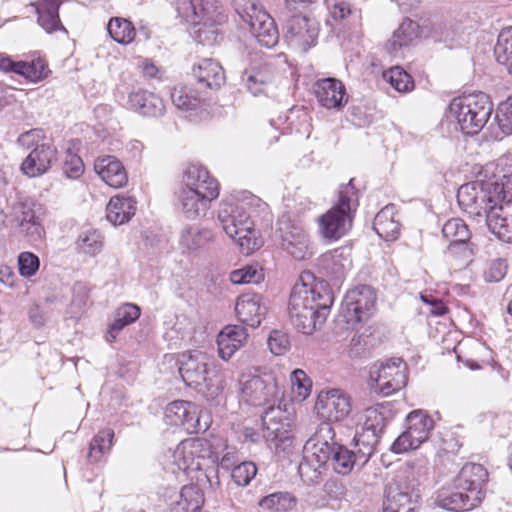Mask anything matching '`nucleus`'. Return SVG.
<instances>
[{"label": "nucleus", "mask_w": 512, "mask_h": 512, "mask_svg": "<svg viewBox=\"0 0 512 512\" xmlns=\"http://www.w3.org/2000/svg\"><path fill=\"white\" fill-rule=\"evenodd\" d=\"M457 201L474 218H484L500 240L512 243V190L503 179L473 181L460 186Z\"/></svg>", "instance_id": "1"}, {"label": "nucleus", "mask_w": 512, "mask_h": 512, "mask_svg": "<svg viewBox=\"0 0 512 512\" xmlns=\"http://www.w3.org/2000/svg\"><path fill=\"white\" fill-rule=\"evenodd\" d=\"M333 296L322 282L314 283L311 273L300 276L290 295L288 315L292 325L310 335L327 319Z\"/></svg>", "instance_id": "2"}, {"label": "nucleus", "mask_w": 512, "mask_h": 512, "mask_svg": "<svg viewBox=\"0 0 512 512\" xmlns=\"http://www.w3.org/2000/svg\"><path fill=\"white\" fill-rule=\"evenodd\" d=\"M178 17L191 25H203L211 27V31L198 29V38L201 42L218 40V25H222L228 19L222 5L216 0H176L174 3Z\"/></svg>", "instance_id": "3"}, {"label": "nucleus", "mask_w": 512, "mask_h": 512, "mask_svg": "<svg viewBox=\"0 0 512 512\" xmlns=\"http://www.w3.org/2000/svg\"><path fill=\"white\" fill-rule=\"evenodd\" d=\"M492 110V102L483 92L456 97L449 105L451 117L467 135L479 133L490 118Z\"/></svg>", "instance_id": "4"}, {"label": "nucleus", "mask_w": 512, "mask_h": 512, "mask_svg": "<svg viewBox=\"0 0 512 512\" xmlns=\"http://www.w3.org/2000/svg\"><path fill=\"white\" fill-rule=\"evenodd\" d=\"M218 219L224 232L237 242L243 254L249 255L260 247L253 221L243 204L222 203Z\"/></svg>", "instance_id": "5"}, {"label": "nucleus", "mask_w": 512, "mask_h": 512, "mask_svg": "<svg viewBox=\"0 0 512 512\" xmlns=\"http://www.w3.org/2000/svg\"><path fill=\"white\" fill-rule=\"evenodd\" d=\"M357 205V191L351 179L339 187L336 204L319 218L321 235L329 240L341 238L351 227L352 211Z\"/></svg>", "instance_id": "6"}, {"label": "nucleus", "mask_w": 512, "mask_h": 512, "mask_svg": "<svg viewBox=\"0 0 512 512\" xmlns=\"http://www.w3.org/2000/svg\"><path fill=\"white\" fill-rule=\"evenodd\" d=\"M212 373L210 358L200 351L183 355L180 361L179 374L184 383L208 398H214L220 392L218 381Z\"/></svg>", "instance_id": "7"}, {"label": "nucleus", "mask_w": 512, "mask_h": 512, "mask_svg": "<svg viewBox=\"0 0 512 512\" xmlns=\"http://www.w3.org/2000/svg\"><path fill=\"white\" fill-rule=\"evenodd\" d=\"M239 384L242 399L253 406L274 404L282 395L278 379L271 373L263 375L242 374Z\"/></svg>", "instance_id": "8"}, {"label": "nucleus", "mask_w": 512, "mask_h": 512, "mask_svg": "<svg viewBox=\"0 0 512 512\" xmlns=\"http://www.w3.org/2000/svg\"><path fill=\"white\" fill-rule=\"evenodd\" d=\"M376 295L368 285H361L349 290L342 302L339 319L353 328L360 322L367 320L374 309Z\"/></svg>", "instance_id": "9"}, {"label": "nucleus", "mask_w": 512, "mask_h": 512, "mask_svg": "<svg viewBox=\"0 0 512 512\" xmlns=\"http://www.w3.org/2000/svg\"><path fill=\"white\" fill-rule=\"evenodd\" d=\"M407 429L391 445V451L397 454L415 450L427 441L434 427L433 419L422 410H414L406 417Z\"/></svg>", "instance_id": "10"}, {"label": "nucleus", "mask_w": 512, "mask_h": 512, "mask_svg": "<svg viewBox=\"0 0 512 512\" xmlns=\"http://www.w3.org/2000/svg\"><path fill=\"white\" fill-rule=\"evenodd\" d=\"M407 365L401 358L375 363L370 368V379L384 396L402 389L407 383Z\"/></svg>", "instance_id": "11"}, {"label": "nucleus", "mask_w": 512, "mask_h": 512, "mask_svg": "<svg viewBox=\"0 0 512 512\" xmlns=\"http://www.w3.org/2000/svg\"><path fill=\"white\" fill-rule=\"evenodd\" d=\"M208 414L184 400L169 403L164 411V420L169 425L182 426L188 433H199L208 429Z\"/></svg>", "instance_id": "12"}, {"label": "nucleus", "mask_w": 512, "mask_h": 512, "mask_svg": "<svg viewBox=\"0 0 512 512\" xmlns=\"http://www.w3.org/2000/svg\"><path fill=\"white\" fill-rule=\"evenodd\" d=\"M362 430L354 437L355 446H362L360 458L364 461L374 453L386 425V419L378 407L367 408L362 417Z\"/></svg>", "instance_id": "13"}, {"label": "nucleus", "mask_w": 512, "mask_h": 512, "mask_svg": "<svg viewBox=\"0 0 512 512\" xmlns=\"http://www.w3.org/2000/svg\"><path fill=\"white\" fill-rule=\"evenodd\" d=\"M285 40L296 51L305 53L315 45L319 27L314 19L293 15L287 20Z\"/></svg>", "instance_id": "14"}, {"label": "nucleus", "mask_w": 512, "mask_h": 512, "mask_svg": "<svg viewBox=\"0 0 512 512\" xmlns=\"http://www.w3.org/2000/svg\"><path fill=\"white\" fill-rule=\"evenodd\" d=\"M318 415L329 421L344 420L352 410L351 397L340 389L321 391L315 405Z\"/></svg>", "instance_id": "15"}, {"label": "nucleus", "mask_w": 512, "mask_h": 512, "mask_svg": "<svg viewBox=\"0 0 512 512\" xmlns=\"http://www.w3.org/2000/svg\"><path fill=\"white\" fill-rule=\"evenodd\" d=\"M281 246L296 260H305L312 256V247L306 232L299 226L289 222L279 227Z\"/></svg>", "instance_id": "16"}, {"label": "nucleus", "mask_w": 512, "mask_h": 512, "mask_svg": "<svg viewBox=\"0 0 512 512\" xmlns=\"http://www.w3.org/2000/svg\"><path fill=\"white\" fill-rule=\"evenodd\" d=\"M434 503L442 509L453 512L469 511L480 504L476 492H472L471 495L466 490L457 488L455 482L452 488H443L438 491Z\"/></svg>", "instance_id": "17"}, {"label": "nucleus", "mask_w": 512, "mask_h": 512, "mask_svg": "<svg viewBox=\"0 0 512 512\" xmlns=\"http://www.w3.org/2000/svg\"><path fill=\"white\" fill-rule=\"evenodd\" d=\"M0 71L15 73L31 82H39L47 78L50 70L41 58L27 61H14L10 56L0 53Z\"/></svg>", "instance_id": "18"}, {"label": "nucleus", "mask_w": 512, "mask_h": 512, "mask_svg": "<svg viewBox=\"0 0 512 512\" xmlns=\"http://www.w3.org/2000/svg\"><path fill=\"white\" fill-rule=\"evenodd\" d=\"M334 431L330 424H324L316 433L315 438L308 441L305 456L315 461L318 467H323L329 461L331 462L334 453L335 442L333 440Z\"/></svg>", "instance_id": "19"}, {"label": "nucleus", "mask_w": 512, "mask_h": 512, "mask_svg": "<svg viewBox=\"0 0 512 512\" xmlns=\"http://www.w3.org/2000/svg\"><path fill=\"white\" fill-rule=\"evenodd\" d=\"M420 497L418 488L390 486L383 504V512H415Z\"/></svg>", "instance_id": "20"}, {"label": "nucleus", "mask_w": 512, "mask_h": 512, "mask_svg": "<svg viewBox=\"0 0 512 512\" xmlns=\"http://www.w3.org/2000/svg\"><path fill=\"white\" fill-rule=\"evenodd\" d=\"M217 197L212 194H205L199 191H192L181 186L177 194V200L181 212L187 219H197L206 214L211 206V202Z\"/></svg>", "instance_id": "21"}, {"label": "nucleus", "mask_w": 512, "mask_h": 512, "mask_svg": "<svg viewBox=\"0 0 512 512\" xmlns=\"http://www.w3.org/2000/svg\"><path fill=\"white\" fill-rule=\"evenodd\" d=\"M235 312L239 321L256 328L261 324L262 319L266 315L267 307L263 302L262 296L246 293L238 297Z\"/></svg>", "instance_id": "22"}, {"label": "nucleus", "mask_w": 512, "mask_h": 512, "mask_svg": "<svg viewBox=\"0 0 512 512\" xmlns=\"http://www.w3.org/2000/svg\"><path fill=\"white\" fill-rule=\"evenodd\" d=\"M56 159V149L50 144H39L28 154L21 165L23 173L37 177L46 173Z\"/></svg>", "instance_id": "23"}, {"label": "nucleus", "mask_w": 512, "mask_h": 512, "mask_svg": "<svg viewBox=\"0 0 512 512\" xmlns=\"http://www.w3.org/2000/svg\"><path fill=\"white\" fill-rule=\"evenodd\" d=\"M182 186L192 191H199L205 194H212V196H219V183L210 175L209 171L202 165L188 166L182 177Z\"/></svg>", "instance_id": "24"}, {"label": "nucleus", "mask_w": 512, "mask_h": 512, "mask_svg": "<svg viewBox=\"0 0 512 512\" xmlns=\"http://www.w3.org/2000/svg\"><path fill=\"white\" fill-rule=\"evenodd\" d=\"M488 479L487 470L477 463L465 464L455 478L457 488H462L472 495V492L477 493L478 501L484 498V485Z\"/></svg>", "instance_id": "25"}, {"label": "nucleus", "mask_w": 512, "mask_h": 512, "mask_svg": "<svg viewBox=\"0 0 512 512\" xmlns=\"http://www.w3.org/2000/svg\"><path fill=\"white\" fill-rule=\"evenodd\" d=\"M37 210H40L39 205L21 203L15 211L20 231L24 233L31 242L40 241L45 233Z\"/></svg>", "instance_id": "26"}, {"label": "nucleus", "mask_w": 512, "mask_h": 512, "mask_svg": "<svg viewBox=\"0 0 512 512\" xmlns=\"http://www.w3.org/2000/svg\"><path fill=\"white\" fill-rule=\"evenodd\" d=\"M94 170L107 185L113 188H121L128 181L124 166L112 155L98 157L94 163Z\"/></svg>", "instance_id": "27"}, {"label": "nucleus", "mask_w": 512, "mask_h": 512, "mask_svg": "<svg viewBox=\"0 0 512 512\" xmlns=\"http://www.w3.org/2000/svg\"><path fill=\"white\" fill-rule=\"evenodd\" d=\"M248 340L245 327L240 325H227L217 336L218 354L227 361Z\"/></svg>", "instance_id": "28"}, {"label": "nucleus", "mask_w": 512, "mask_h": 512, "mask_svg": "<svg viewBox=\"0 0 512 512\" xmlns=\"http://www.w3.org/2000/svg\"><path fill=\"white\" fill-rule=\"evenodd\" d=\"M192 75L197 80L199 89H217L225 80L222 66L210 58L202 59L194 65Z\"/></svg>", "instance_id": "29"}, {"label": "nucleus", "mask_w": 512, "mask_h": 512, "mask_svg": "<svg viewBox=\"0 0 512 512\" xmlns=\"http://www.w3.org/2000/svg\"><path fill=\"white\" fill-rule=\"evenodd\" d=\"M128 105L143 116L159 117L165 112L164 102L158 95L141 89L129 93Z\"/></svg>", "instance_id": "30"}, {"label": "nucleus", "mask_w": 512, "mask_h": 512, "mask_svg": "<svg viewBox=\"0 0 512 512\" xmlns=\"http://www.w3.org/2000/svg\"><path fill=\"white\" fill-rule=\"evenodd\" d=\"M315 94L323 107L338 109L344 102L345 86L340 80L335 78L321 79L315 84Z\"/></svg>", "instance_id": "31"}, {"label": "nucleus", "mask_w": 512, "mask_h": 512, "mask_svg": "<svg viewBox=\"0 0 512 512\" xmlns=\"http://www.w3.org/2000/svg\"><path fill=\"white\" fill-rule=\"evenodd\" d=\"M263 437L266 441H283L287 438L288 424L285 423V413L279 406L271 404L262 415Z\"/></svg>", "instance_id": "32"}, {"label": "nucleus", "mask_w": 512, "mask_h": 512, "mask_svg": "<svg viewBox=\"0 0 512 512\" xmlns=\"http://www.w3.org/2000/svg\"><path fill=\"white\" fill-rule=\"evenodd\" d=\"M421 29L417 22L406 18L393 32L392 37L387 41V50L397 55L402 48L413 45L420 37Z\"/></svg>", "instance_id": "33"}, {"label": "nucleus", "mask_w": 512, "mask_h": 512, "mask_svg": "<svg viewBox=\"0 0 512 512\" xmlns=\"http://www.w3.org/2000/svg\"><path fill=\"white\" fill-rule=\"evenodd\" d=\"M201 439H186L181 441L174 451V461L180 470L198 469L201 466L199 453L203 447Z\"/></svg>", "instance_id": "34"}, {"label": "nucleus", "mask_w": 512, "mask_h": 512, "mask_svg": "<svg viewBox=\"0 0 512 512\" xmlns=\"http://www.w3.org/2000/svg\"><path fill=\"white\" fill-rule=\"evenodd\" d=\"M60 5L61 0H38L35 5L37 22L47 33L65 30L59 18Z\"/></svg>", "instance_id": "35"}, {"label": "nucleus", "mask_w": 512, "mask_h": 512, "mask_svg": "<svg viewBox=\"0 0 512 512\" xmlns=\"http://www.w3.org/2000/svg\"><path fill=\"white\" fill-rule=\"evenodd\" d=\"M136 211V201L131 197L114 196L106 208V218L114 226L128 222Z\"/></svg>", "instance_id": "36"}, {"label": "nucleus", "mask_w": 512, "mask_h": 512, "mask_svg": "<svg viewBox=\"0 0 512 512\" xmlns=\"http://www.w3.org/2000/svg\"><path fill=\"white\" fill-rule=\"evenodd\" d=\"M373 228L383 239L395 240L400 232V224L395 219V206L390 204L380 210L374 219Z\"/></svg>", "instance_id": "37"}, {"label": "nucleus", "mask_w": 512, "mask_h": 512, "mask_svg": "<svg viewBox=\"0 0 512 512\" xmlns=\"http://www.w3.org/2000/svg\"><path fill=\"white\" fill-rule=\"evenodd\" d=\"M356 447L357 451H352L345 446L336 443L331 460L332 468L336 473L348 475L357 463H360V465L367 463L369 459H365L363 461L362 458H360V450L362 446Z\"/></svg>", "instance_id": "38"}, {"label": "nucleus", "mask_w": 512, "mask_h": 512, "mask_svg": "<svg viewBox=\"0 0 512 512\" xmlns=\"http://www.w3.org/2000/svg\"><path fill=\"white\" fill-rule=\"evenodd\" d=\"M140 316V308L137 305L126 303L120 306L114 315V320L110 324L106 334V340L110 343L114 342L118 333L127 325L135 322Z\"/></svg>", "instance_id": "39"}, {"label": "nucleus", "mask_w": 512, "mask_h": 512, "mask_svg": "<svg viewBox=\"0 0 512 512\" xmlns=\"http://www.w3.org/2000/svg\"><path fill=\"white\" fill-rule=\"evenodd\" d=\"M212 240L213 233L210 229L188 226L181 232L180 245L188 251H196L204 248Z\"/></svg>", "instance_id": "40"}, {"label": "nucleus", "mask_w": 512, "mask_h": 512, "mask_svg": "<svg viewBox=\"0 0 512 512\" xmlns=\"http://www.w3.org/2000/svg\"><path fill=\"white\" fill-rule=\"evenodd\" d=\"M272 80L273 71H270L267 66L245 70L242 76V82L254 96L262 94L267 83Z\"/></svg>", "instance_id": "41"}, {"label": "nucleus", "mask_w": 512, "mask_h": 512, "mask_svg": "<svg viewBox=\"0 0 512 512\" xmlns=\"http://www.w3.org/2000/svg\"><path fill=\"white\" fill-rule=\"evenodd\" d=\"M114 431L110 428L99 431L91 440L87 454L90 463L100 461L107 455L113 445Z\"/></svg>", "instance_id": "42"}, {"label": "nucleus", "mask_w": 512, "mask_h": 512, "mask_svg": "<svg viewBox=\"0 0 512 512\" xmlns=\"http://www.w3.org/2000/svg\"><path fill=\"white\" fill-rule=\"evenodd\" d=\"M260 18H262V21L251 30V33L261 45L268 48L274 47L279 40V33L275 21L269 13L261 14Z\"/></svg>", "instance_id": "43"}, {"label": "nucleus", "mask_w": 512, "mask_h": 512, "mask_svg": "<svg viewBox=\"0 0 512 512\" xmlns=\"http://www.w3.org/2000/svg\"><path fill=\"white\" fill-rule=\"evenodd\" d=\"M260 18H262V21L251 30V33L261 45L268 48L274 47L279 40V33L275 21L269 13L261 14Z\"/></svg>", "instance_id": "44"}, {"label": "nucleus", "mask_w": 512, "mask_h": 512, "mask_svg": "<svg viewBox=\"0 0 512 512\" xmlns=\"http://www.w3.org/2000/svg\"><path fill=\"white\" fill-rule=\"evenodd\" d=\"M171 101L178 110L188 112L199 108L201 97L190 87L176 86L171 91Z\"/></svg>", "instance_id": "45"}, {"label": "nucleus", "mask_w": 512, "mask_h": 512, "mask_svg": "<svg viewBox=\"0 0 512 512\" xmlns=\"http://www.w3.org/2000/svg\"><path fill=\"white\" fill-rule=\"evenodd\" d=\"M107 30L114 41L123 45L130 44L136 36L132 22L121 17L111 18L107 24Z\"/></svg>", "instance_id": "46"}, {"label": "nucleus", "mask_w": 512, "mask_h": 512, "mask_svg": "<svg viewBox=\"0 0 512 512\" xmlns=\"http://www.w3.org/2000/svg\"><path fill=\"white\" fill-rule=\"evenodd\" d=\"M494 55L497 62L506 66L512 74V27L503 29L498 35Z\"/></svg>", "instance_id": "47"}, {"label": "nucleus", "mask_w": 512, "mask_h": 512, "mask_svg": "<svg viewBox=\"0 0 512 512\" xmlns=\"http://www.w3.org/2000/svg\"><path fill=\"white\" fill-rule=\"evenodd\" d=\"M442 235L449 244L469 241L471 238L467 224L460 218L447 220L442 227Z\"/></svg>", "instance_id": "48"}, {"label": "nucleus", "mask_w": 512, "mask_h": 512, "mask_svg": "<svg viewBox=\"0 0 512 512\" xmlns=\"http://www.w3.org/2000/svg\"><path fill=\"white\" fill-rule=\"evenodd\" d=\"M178 505L184 512H199L204 503L201 489L196 485H186L181 489Z\"/></svg>", "instance_id": "49"}, {"label": "nucleus", "mask_w": 512, "mask_h": 512, "mask_svg": "<svg viewBox=\"0 0 512 512\" xmlns=\"http://www.w3.org/2000/svg\"><path fill=\"white\" fill-rule=\"evenodd\" d=\"M77 246L81 252L95 256L104 246V236L95 229L83 231L78 237Z\"/></svg>", "instance_id": "50"}, {"label": "nucleus", "mask_w": 512, "mask_h": 512, "mask_svg": "<svg viewBox=\"0 0 512 512\" xmlns=\"http://www.w3.org/2000/svg\"><path fill=\"white\" fill-rule=\"evenodd\" d=\"M295 499L288 492H276L263 497L259 506L274 511H287L294 507Z\"/></svg>", "instance_id": "51"}, {"label": "nucleus", "mask_w": 512, "mask_h": 512, "mask_svg": "<svg viewBox=\"0 0 512 512\" xmlns=\"http://www.w3.org/2000/svg\"><path fill=\"white\" fill-rule=\"evenodd\" d=\"M383 77L398 92H409L414 88L411 76L399 66L384 72Z\"/></svg>", "instance_id": "52"}, {"label": "nucleus", "mask_w": 512, "mask_h": 512, "mask_svg": "<svg viewBox=\"0 0 512 512\" xmlns=\"http://www.w3.org/2000/svg\"><path fill=\"white\" fill-rule=\"evenodd\" d=\"M264 275L257 265H247L230 273V281L233 284L259 283Z\"/></svg>", "instance_id": "53"}, {"label": "nucleus", "mask_w": 512, "mask_h": 512, "mask_svg": "<svg viewBox=\"0 0 512 512\" xmlns=\"http://www.w3.org/2000/svg\"><path fill=\"white\" fill-rule=\"evenodd\" d=\"M256 474L257 467L255 463L244 461L232 469L231 477L236 485L245 487L249 485Z\"/></svg>", "instance_id": "54"}, {"label": "nucleus", "mask_w": 512, "mask_h": 512, "mask_svg": "<svg viewBox=\"0 0 512 512\" xmlns=\"http://www.w3.org/2000/svg\"><path fill=\"white\" fill-rule=\"evenodd\" d=\"M40 267V259L32 252H21L18 255V269L22 277L30 278L34 276Z\"/></svg>", "instance_id": "55"}, {"label": "nucleus", "mask_w": 512, "mask_h": 512, "mask_svg": "<svg viewBox=\"0 0 512 512\" xmlns=\"http://www.w3.org/2000/svg\"><path fill=\"white\" fill-rule=\"evenodd\" d=\"M447 254L455 259L459 266L464 267L471 261L473 247L469 241L451 243L448 245Z\"/></svg>", "instance_id": "56"}, {"label": "nucleus", "mask_w": 512, "mask_h": 512, "mask_svg": "<svg viewBox=\"0 0 512 512\" xmlns=\"http://www.w3.org/2000/svg\"><path fill=\"white\" fill-rule=\"evenodd\" d=\"M237 12L240 18L249 25L250 31L262 21L260 15L268 13L262 6L253 1L248 2L242 10H237Z\"/></svg>", "instance_id": "57"}, {"label": "nucleus", "mask_w": 512, "mask_h": 512, "mask_svg": "<svg viewBox=\"0 0 512 512\" xmlns=\"http://www.w3.org/2000/svg\"><path fill=\"white\" fill-rule=\"evenodd\" d=\"M268 347L274 355H284L290 348V341L287 334L274 330L268 337Z\"/></svg>", "instance_id": "58"}, {"label": "nucleus", "mask_w": 512, "mask_h": 512, "mask_svg": "<svg viewBox=\"0 0 512 512\" xmlns=\"http://www.w3.org/2000/svg\"><path fill=\"white\" fill-rule=\"evenodd\" d=\"M320 468L315 461L304 456L303 461L299 464L298 472L304 482L317 483L321 475Z\"/></svg>", "instance_id": "59"}, {"label": "nucleus", "mask_w": 512, "mask_h": 512, "mask_svg": "<svg viewBox=\"0 0 512 512\" xmlns=\"http://www.w3.org/2000/svg\"><path fill=\"white\" fill-rule=\"evenodd\" d=\"M83 170L84 164L82 159L68 149L63 163V173L68 178L75 179L83 173Z\"/></svg>", "instance_id": "60"}, {"label": "nucleus", "mask_w": 512, "mask_h": 512, "mask_svg": "<svg viewBox=\"0 0 512 512\" xmlns=\"http://www.w3.org/2000/svg\"><path fill=\"white\" fill-rule=\"evenodd\" d=\"M497 119L501 130L506 134H512V95L500 104Z\"/></svg>", "instance_id": "61"}, {"label": "nucleus", "mask_w": 512, "mask_h": 512, "mask_svg": "<svg viewBox=\"0 0 512 512\" xmlns=\"http://www.w3.org/2000/svg\"><path fill=\"white\" fill-rule=\"evenodd\" d=\"M291 383L297 387L299 397L306 399L309 396L312 382L303 370L296 369L291 373Z\"/></svg>", "instance_id": "62"}, {"label": "nucleus", "mask_w": 512, "mask_h": 512, "mask_svg": "<svg viewBox=\"0 0 512 512\" xmlns=\"http://www.w3.org/2000/svg\"><path fill=\"white\" fill-rule=\"evenodd\" d=\"M507 272V264L503 259L493 260L484 271V278L487 282H498L504 278Z\"/></svg>", "instance_id": "63"}, {"label": "nucleus", "mask_w": 512, "mask_h": 512, "mask_svg": "<svg viewBox=\"0 0 512 512\" xmlns=\"http://www.w3.org/2000/svg\"><path fill=\"white\" fill-rule=\"evenodd\" d=\"M351 13L350 4L344 1L335 3L331 9L330 14L335 20H343Z\"/></svg>", "instance_id": "64"}]
</instances>
